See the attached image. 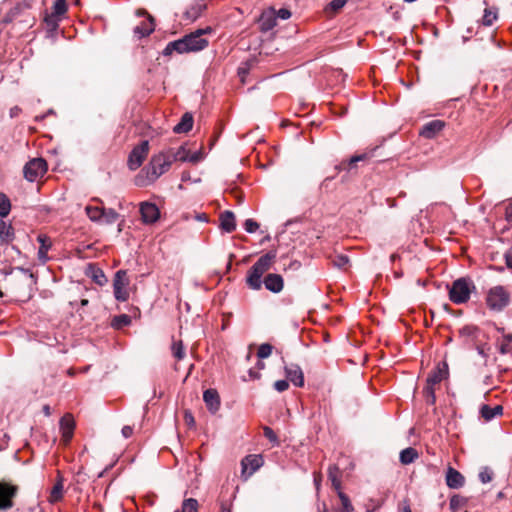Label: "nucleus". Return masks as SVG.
Returning <instances> with one entry per match:
<instances>
[{"label":"nucleus","instance_id":"1","mask_svg":"<svg viewBox=\"0 0 512 512\" xmlns=\"http://www.w3.org/2000/svg\"><path fill=\"white\" fill-rule=\"evenodd\" d=\"M172 163L171 156H169L167 151L153 155L148 165L136 176L135 184L142 187L154 183L170 169Z\"/></svg>","mask_w":512,"mask_h":512},{"label":"nucleus","instance_id":"2","mask_svg":"<svg viewBox=\"0 0 512 512\" xmlns=\"http://www.w3.org/2000/svg\"><path fill=\"white\" fill-rule=\"evenodd\" d=\"M211 31L212 29L210 27L198 29L179 40L170 42L164 49V54L170 55L173 51L178 53H188L203 50L208 46V40L203 36L211 33Z\"/></svg>","mask_w":512,"mask_h":512},{"label":"nucleus","instance_id":"3","mask_svg":"<svg viewBox=\"0 0 512 512\" xmlns=\"http://www.w3.org/2000/svg\"><path fill=\"white\" fill-rule=\"evenodd\" d=\"M276 258V251H270L261 256L247 273V285L253 290L262 287V276L267 272Z\"/></svg>","mask_w":512,"mask_h":512},{"label":"nucleus","instance_id":"4","mask_svg":"<svg viewBox=\"0 0 512 512\" xmlns=\"http://www.w3.org/2000/svg\"><path fill=\"white\" fill-rule=\"evenodd\" d=\"M448 379V363L446 360H443L437 364L435 369L431 372V374L427 378V385L425 387V395L426 400L430 404L435 403L436 399V391L439 390L440 384L442 381H447Z\"/></svg>","mask_w":512,"mask_h":512},{"label":"nucleus","instance_id":"5","mask_svg":"<svg viewBox=\"0 0 512 512\" xmlns=\"http://www.w3.org/2000/svg\"><path fill=\"white\" fill-rule=\"evenodd\" d=\"M474 289L475 285L468 277H461L455 280L452 286H450V302L455 304L468 302Z\"/></svg>","mask_w":512,"mask_h":512},{"label":"nucleus","instance_id":"6","mask_svg":"<svg viewBox=\"0 0 512 512\" xmlns=\"http://www.w3.org/2000/svg\"><path fill=\"white\" fill-rule=\"evenodd\" d=\"M169 156H171L172 162L180 161V162H190L193 164H197L202 161L205 157L202 149L191 152L188 148L187 144L181 145L179 148H169L166 150Z\"/></svg>","mask_w":512,"mask_h":512},{"label":"nucleus","instance_id":"7","mask_svg":"<svg viewBox=\"0 0 512 512\" xmlns=\"http://www.w3.org/2000/svg\"><path fill=\"white\" fill-rule=\"evenodd\" d=\"M509 294L502 286H496L488 292L486 303L491 310L501 311L509 304Z\"/></svg>","mask_w":512,"mask_h":512},{"label":"nucleus","instance_id":"8","mask_svg":"<svg viewBox=\"0 0 512 512\" xmlns=\"http://www.w3.org/2000/svg\"><path fill=\"white\" fill-rule=\"evenodd\" d=\"M129 284L130 280L125 270L116 272L113 280V290L116 300L125 302L129 299Z\"/></svg>","mask_w":512,"mask_h":512},{"label":"nucleus","instance_id":"9","mask_svg":"<svg viewBox=\"0 0 512 512\" xmlns=\"http://www.w3.org/2000/svg\"><path fill=\"white\" fill-rule=\"evenodd\" d=\"M47 171V163L42 158H34L24 166L23 173L26 180L34 182Z\"/></svg>","mask_w":512,"mask_h":512},{"label":"nucleus","instance_id":"10","mask_svg":"<svg viewBox=\"0 0 512 512\" xmlns=\"http://www.w3.org/2000/svg\"><path fill=\"white\" fill-rule=\"evenodd\" d=\"M149 152V142L142 141L138 146L134 147L128 158V166L131 170L138 169Z\"/></svg>","mask_w":512,"mask_h":512},{"label":"nucleus","instance_id":"11","mask_svg":"<svg viewBox=\"0 0 512 512\" xmlns=\"http://www.w3.org/2000/svg\"><path fill=\"white\" fill-rule=\"evenodd\" d=\"M136 15L146 17V19L143 20L139 25H137L133 30L135 37H137L138 39H141L143 37L150 35L154 31V29H155L154 19L144 9L137 10Z\"/></svg>","mask_w":512,"mask_h":512},{"label":"nucleus","instance_id":"12","mask_svg":"<svg viewBox=\"0 0 512 512\" xmlns=\"http://www.w3.org/2000/svg\"><path fill=\"white\" fill-rule=\"evenodd\" d=\"M264 461L261 455H247L241 461V476L244 480H247L254 472H256Z\"/></svg>","mask_w":512,"mask_h":512},{"label":"nucleus","instance_id":"13","mask_svg":"<svg viewBox=\"0 0 512 512\" xmlns=\"http://www.w3.org/2000/svg\"><path fill=\"white\" fill-rule=\"evenodd\" d=\"M17 493V487L0 481V510H6L13 506V497Z\"/></svg>","mask_w":512,"mask_h":512},{"label":"nucleus","instance_id":"14","mask_svg":"<svg viewBox=\"0 0 512 512\" xmlns=\"http://www.w3.org/2000/svg\"><path fill=\"white\" fill-rule=\"evenodd\" d=\"M140 213L142 221L145 224H152L156 222L160 217L159 208L156 204L151 202H142L140 204Z\"/></svg>","mask_w":512,"mask_h":512},{"label":"nucleus","instance_id":"15","mask_svg":"<svg viewBox=\"0 0 512 512\" xmlns=\"http://www.w3.org/2000/svg\"><path fill=\"white\" fill-rule=\"evenodd\" d=\"M258 22L261 31L267 32L272 30L277 24L276 10L274 8L264 10L259 17Z\"/></svg>","mask_w":512,"mask_h":512},{"label":"nucleus","instance_id":"16","mask_svg":"<svg viewBox=\"0 0 512 512\" xmlns=\"http://www.w3.org/2000/svg\"><path fill=\"white\" fill-rule=\"evenodd\" d=\"M446 126L445 121L443 120H432L425 125L420 130V135L427 139H432L436 137Z\"/></svg>","mask_w":512,"mask_h":512},{"label":"nucleus","instance_id":"17","mask_svg":"<svg viewBox=\"0 0 512 512\" xmlns=\"http://www.w3.org/2000/svg\"><path fill=\"white\" fill-rule=\"evenodd\" d=\"M75 428L74 419L70 414L64 415L60 420V430L62 434V441L68 444L73 437Z\"/></svg>","mask_w":512,"mask_h":512},{"label":"nucleus","instance_id":"18","mask_svg":"<svg viewBox=\"0 0 512 512\" xmlns=\"http://www.w3.org/2000/svg\"><path fill=\"white\" fill-rule=\"evenodd\" d=\"M285 374L289 381H291L295 386L302 387L304 385V375L302 369L296 365L291 364L285 367Z\"/></svg>","mask_w":512,"mask_h":512},{"label":"nucleus","instance_id":"19","mask_svg":"<svg viewBox=\"0 0 512 512\" xmlns=\"http://www.w3.org/2000/svg\"><path fill=\"white\" fill-rule=\"evenodd\" d=\"M203 400L210 412L216 413L219 410L220 398L216 390L207 389L206 391H204Z\"/></svg>","mask_w":512,"mask_h":512},{"label":"nucleus","instance_id":"20","mask_svg":"<svg viewBox=\"0 0 512 512\" xmlns=\"http://www.w3.org/2000/svg\"><path fill=\"white\" fill-rule=\"evenodd\" d=\"M262 283H264L267 290L273 293H279L284 286L283 278L279 274L274 273L268 274Z\"/></svg>","mask_w":512,"mask_h":512},{"label":"nucleus","instance_id":"21","mask_svg":"<svg viewBox=\"0 0 512 512\" xmlns=\"http://www.w3.org/2000/svg\"><path fill=\"white\" fill-rule=\"evenodd\" d=\"M205 8V3L202 1H196L186 9V11L183 13V18L188 22H193L202 14Z\"/></svg>","mask_w":512,"mask_h":512},{"label":"nucleus","instance_id":"22","mask_svg":"<svg viewBox=\"0 0 512 512\" xmlns=\"http://www.w3.org/2000/svg\"><path fill=\"white\" fill-rule=\"evenodd\" d=\"M220 227L228 233H231L235 230V216L231 211H224L220 214Z\"/></svg>","mask_w":512,"mask_h":512},{"label":"nucleus","instance_id":"23","mask_svg":"<svg viewBox=\"0 0 512 512\" xmlns=\"http://www.w3.org/2000/svg\"><path fill=\"white\" fill-rule=\"evenodd\" d=\"M193 127V116L192 114L190 113H185L180 122L175 125V127L173 128V131L175 133H187L189 132Z\"/></svg>","mask_w":512,"mask_h":512},{"label":"nucleus","instance_id":"24","mask_svg":"<svg viewBox=\"0 0 512 512\" xmlns=\"http://www.w3.org/2000/svg\"><path fill=\"white\" fill-rule=\"evenodd\" d=\"M37 241L40 243V247L38 250V257L42 262H45L48 258L47 253L51 247V241H50L49 237H47L46 235H43V234L38 235Z\"/></svg>","mask_w":512,"mask_h":512},{"label":"nucleus","instance_id":"25","mask_svg":"<svg viewBox=\"0 0 512 512\" xmlns=\"http://www.w3.org/2000/svg\"><path fill=\"white\" fill-rule=\"evenodd\" d=\"M63 491H64L63 478L61 476H58L57 482L54 484V486L50 492L49 502L56 503V502L60 501L63 497Z\"/></svg>","mask_w":512,"mask_h":512},{"label":"nucleus","instance_id":"26","mask_svg":"<svg viewBox=\"0 0 512 512\" xmlns=\"http://www.w3.org/2000/svg\"><path fill=\"white\" fill-rule=\"evenodd\" d=\"M465 484V477L456 469L450 467V489H459Z\"/></svg>","mask_w":512,"mask_h":512},{"label":"nucleus","instance_id":"27","mask_svg":"<svg viewBox=\"0 0 512 512\" xmlns=\"http://www.w3.org/2000/svg\"><path fill=\"white\" fill-rule=\"evenodd\" d=\"M340 470L337 466H330L328 469V478L332 482L333 488L339 493L341 491V480H340Z\"/></svg>","mask_w":512,"mask_h":512},{"label":"nucleus","instance_id":"28","mask_svg":"<svg viewBox=\"0 0 512 512\" xmlns=\"http://www.w3.org/2000/svg\"><path fill=\"white\" fill-rule=\"evenodd\" d=\"M417 458L418 452L412 447H408L400 453V462L404 465L414 462Z\"/></svg>","mask_w":512,"mask_h":512},{"label":"nucleus","instance_id":"29","mask_svg":"<svg viewBox=\"0 0 512 512\" xmlns=\"http://www.w3.org/2000/svg\"><path fill=\"white\" fill-rule=\"evenodd\" d=\"M338 497L341 501V507L334 510V512H352L354 510L350 499L348 496L343 493L342 491H339ZM324 512H327L326 510Z\"/></svg>","mask_w":512,"mask_h":512},{"label":"nucleus","instance_id":"30","mask_svg":"<svg viewBox=\"0 0 512 512\" xmlns=\"http://www.w3.org/2000/svg\"><path fill=\"white\" fill-rule=\"evenodd\" d=\"M0 238L2 241H12L14 238V231L11 225L6 224L4 221H0Z\"/></svg>","mask_w":512,"mask_h":512},{"label":"nucleus","instance_id":"31","mask_svg":"<svg viewBox=\"0 0 512 512\" xmlns=\"http://www.w3.org/2000/svg\"><path fill=\"white\" fill-rule=\"evenodd\" d=\"M367 158V155L366 154H361V155H355V156H352L348 163L346 162H341L340 164L336 165L335 166V170H336V173L340 172L341 170L343 169H346V167L348 166L349 168H352L355 163L359 162V161H363Z\"/></svg>","mask_w":512,"mask_h":512},{"label":"nucleus","instance_id":"32","mask_svg":"<svg viewBox=\"0 0 512 512\" xmlns=\"http://www.w3.org/2000/svg\"><path fill=\"white\" fill-rule=\"evenodd\" d=\"M468 499L461 495L455 494L450 497V510L457 511L464 507Z\"/></svg>","mask_w":512,"mask_h":512},{"label":"nucleus","instance_id":"33","mask_svg":"<svg viewBox=\"0 0 512 512\" xmlns=\"http://www.w3.org/2000/svg\"><path fill=\"white\" fill-rule=\"evenodd\" d=\"M85 211H86L88 218L91 221H94V222L101 221L102 216H103V208L88 205L85 208Z\"/></svg>","mask_w":512,"mask_h":512},{"label":"nucleus","instance_id":"34","mask_svg":"<svg viewBox=\"0 0 512 512\" xmlns=\"http://www.w3.org/2000/svg\"><path fill=\"white\" fill-rule=\"evenodd\" d=\"M171 351H172V355L174 356L175 359H177L179 361L184 359L185 349H184V346H183V343L181 340L173 341V343L171 345Z\"/></svg>","mask_w":512,"mask_h":512},{"label":"nucleus","instance_id":"35","mask_svg":"<svg viewBox=\"0 0 512 512\" xmlns=\"http://www.w3.org/2000/svg\"><path fill=\"white\" fill-rule=\"evenodd\" d=\"M175 512H198V502L194 498L185 499L182 503L181 509Z\"/></svg>","mask_w":512,"mask_h":512},{"label":"nucleus","instance_id":"36","mask_svg":"<svg viewBox=\"0 0 512 512\" xmlns=\"http://www.w3.org/2000/svg\"><path fill=\"white\" fill-rule=\"evenodd\" d=\"M131 323L130 316L126 314L115 316L111 322V325L115 329H121L125 326H128Z\"/></svg>","mask_w":512,"mask_h":512},{"label":"nucleus","instance_id":"37","mask_svg":"<svg viewBox=\"0 0 512 512\" xmlns=\"http://www.w3.org/2000/svg\"><path fill=\"white\" fill-rule=\"evenodd\" d=\"M11 210V203L7 196L3 193H0V216L2 218L6 217Z\"/></svg>","mask_w":512,"mask_h":512},{"label":"nucleus","instance_id":"38","mask_svg":"<svg viewBox=\"0 0 512 512\" xmlns=\"http://www.w3.org/2000/svg\"><path fill=\"white\" fill-rule=\"evenodd\" d=\"M119 217V214L114 209H104L102 219L106 224H113Z\"/></svg>","mask_w":512,"mask_h":512},{"label":"nucleus","instance_id":"39","mask_svg":"<svg viewBox=\"0 0 512 512\" xmlns=\"http://www.w3.org/2000/svg\"><path fill=\"white\" fill-rule=\"evenodd\" d=\"M496 19H497V11H494L492 9H485L484 15L482 17L483 25L491 26Z\"/></svg>","mask_w":512,"mask_h":512},{"label":"nucleus","instance_id":"40","mask_svg":"<svg viewBox=\"0 0 512 512\" xmlns=\"http://www.w3.org/2000/svg\"><path fill=\"white\" fill-rule=\"evenodd\" d=\"M67 11L66 0H56L53 6V15L61 16Z\"/></svg>","mask_w":512,"mask_h":512},{"label":"nucleus","instance_id":"41","mask_svg":"<svg viewBox=\"0 0 512 512\" xmlns=\"http://www.w3.org/2000/svg\"><path fill=\"white\" fill-rule=\"evenodd\" d=\"M493 476L494 473L489 467H483L479 473V480L486 484L492 481Z\"/></svg>","mask_w":512,"mask_h":512},{"label":"nucleus","instance_id":"42","mask_svg":"<svg viewBox=\"0 0 512 512\" xmlns=\"http://www.w3.org/2000/svg\"><path fill=\"white\" fill-rule=\"evenodd\" d=\"M273 347L268 343L261 344L257 351V356L260 359L268 358L272 353Z\"/></svg>","mask_w":512,"mask_h":512},{"label":"nucleus","instance_id":"43","mask_svg":"<svg viewBox=\"0 0 512 512\" xmlns=\"http://www.w3.org/2000/svg\"><path fill=\"white\" fill-rule=\"evenodd\" d=\"M332 262L336 267L344 269L349 263V258L346 255L339 254L333 257Z\"/></svg>","mask_w":512,"mask_h":512},{"label":"nucleus","instance_id":"44","mask_svg":"<svg viewBox=\"0 0 512 512\" xmlns=\"http://www.w3.org/2000/svg\"><path fill=\"white\" fill-rule=\"evenodd\" d=\"M263 434L274 446L279 445L278 437L270 427L265 426L263 428Z\"/></svg>","mask_w":512,"mask_h":512},{"label":"nucleus","instance_id":"45","mask_svg":"<svg viewBox=\"0 0 512 512\" xmlns=\"http://www.w3.org/2000/svg\"><path fill=\"white\" fill-rule=\"evenodd\" d=\"M493 408L487 404H484L480 408V415L485 421H490L493 419Z\"/></svg>","mask_w":512,"mask_h":512},{"label":"nucleus","instance_id":"46","mask_svg":"<svg viewBox=\"0 0 512 512\" xmlns=\"http://www.w3.org/2000/svg\"><path fill=\"white\" fill-rule=\"evenodd\" d=\"M349 0H333L329 3L328 9L337 12L342 9Z\"/></svg>","mask_w":512,"mask_h":512},{"label":"nucleus","instance_id":"47","mask_svg":"<svg viewBox=\"0 0 512 512\" xmlns=\"http://www.w3.org/2000/svg\"><path fill=\"white\" fill-rule=\"evenodd\" d=\"M244 228L248 233H254L259 228V224L253 219H247Z\"/></svg>","mask_w":512,"mask_h":512},{"label":"nucleus","instance_id":"48","mask_svg":"<svg viewBox=\"0 0 512 512\" xmlns=\"http://www.w3.org/2000/svg\"><path fill=\"white\" fill-rule=\"evenodd\" d=\"M274 388L278 392H284V391H286L289 388L288 381L287 380H277L274 383Z\"/></svg>","mask_w":512,"mask_h":512},{"label":"nucleus","instance_id":"49","mask_svg":"<svg viewBox=\"0 0 512 512\" xmlns=\"http://www.w3.org/2000/svg\"><path fill=\"white\" fill-rule=\"evenodd\" d=\"M93 278L95 282L99 285H103L104 283L107 282V279L101 270L97 271V273L94 274Z\"/></svg>","mask_w":512,"mask_h":512},{"label":"nucleus","instance_id":"50","mask_svg":"<svg viewBox=\"0 0 512 512\" xmlns=\"http://www.w3.org/2000/svg\"><path fill=\"white\" fill-rule=\"evenodd\" d=\"M279 17L283 20L289 19L291 17V12L286 8H281L276 11V18Z\"/></svg>","mask_w":512,"mask_h":512},{"label":"nucleus","instance_id":"51","mask_svg":"<svg viewBox=\"0 0 512 512\" xmlns=\"http://www.w3.org/2000/svg\"><path fill=\"white\" fill-rule=\"evenodd\" d=\"M477 331V328L476 327H473V326H465L463 327L461 330H460V334L461 335H467V336H472L474 335V333Z\"/></svg>","mask_w":512,"mask_h":512},{"label":"nucleus","instance_id":"52","mask_svg":"<svg viewBox=\"0 0 512 512\" xmlns=\"http://www.w3.org/2000/svg\"><path fill=\"white\" fill-rule=\"evenodd\" d=\"M504 257L507 267L512 269V247L506 251Z\"/></svg>","mask_w":512,"mask_h":512},{"label":"nucleus","instance_id":"53","mask_svg":"<svg viewBox=\"0 0 512 512\" xmlns=\"http://www.w3.org/2000/svg\"><path fill=\"white\" fill-rule=\"evenodd\" d=\"M121 433L124 438H130L133 434V427L126 425L122 428Z\"/></svg>","mask_w":512,"mask_h":512},{"label":"nucleus","instance_id":"54","mask_svg":"<svg viewBox=\"0 0 512 512\" xmlns=\"http://www.w3.org/2000/svg\"><path fill=\"white\" fill-rule=\"evenodd\" d=\"M184 418H185V422L189 425V426H193L195 421H194V417L192 416V414L188 411L185 412V415H184Z\"/></svg>","mask_w":512,"mask_h":512},{"label":"nucleus","instance_id":"55","mask_svg":"<svg viewBox=\"0 0 512 512\" xmlns=\"http://www.w3.org/2000/svg\"><path fill=\"white\" fill-rule=\"evenodd\" d=\"M492 408H493V413H494L493 418L503 414V407L501 405H496L495 407H492Z\"/></svg>","mask_w":512,"mask_h":512},{"label":"nucleus","instance_id":"56","mask_svg":"<svg viewBox=\"0 0 512 512\" xmlns=\"http://www.w3.org/2000/svg\"><path fill=\"white\" fill-rule=\"evenodd\" d=\"M506 218L509 222H512V203L506 207Z\"/></svg>","mask_w":512,"mask_h":512},{"label":"nucleus","instance_id":"57","mask_svg":"<svg viewBox=\"0 0 512 512\" xmlns=\"http://www.w3.org/2000/svg\"><path fill=\"white\" fill-rule=\"evenodd\" d=\"M499 352L501 354H507L509 352V349H508V343H503L500 345V348H499Z\"/></svg>","mask_w":512,"mask_h":512},{"label":"nucleus","instance_id":"58","mask_svg":"<svg viewBox=\"0 0 512 512\" xmlns=\"http://www.w3.org/2000/svg\"><path fill=\"white\" fill-rule=\"evenodd\" d=\"M400 512H412L411 511V508H410V505L405 503V505L403 506V508L400 510Z\"/></svg>","mask_w":512,"mask_h":512},{"label":"nucleus","instance_id":"59","mask_svg":"<svg viewBox=\"0 0 512 512\" xmlns=\"http://www.w3.org/2000/svg\"><path fill=\"white\" fill-rule=\"evenodd\" d=\"M504 339L506 340L507 343H511L512 342V334H506L504 336Z\"/></svg>","mask_w":512,"mask_h":512},{"label":"nucleus","instance_id":"60","mask_svg":"<svg viewBox=\"0 0 512 512\" xmlns=\"http://www.w3.org/2000/svg\"><path fill=\"white\" fill-rule=\"evenodd\" d=\"M477 350H478V353H479L480 355H482L483 357H486V354H485V352H484L483 347L478 346V347H477Z\"/></svg>","mask_w":512,"mask_h":512},{"label":"nucleus","instance_id":"61","mask_svg":"<svg viewBox=\"0 0 512 512\" xmlns=\"http://www.w3.org/2000/svg\"><path fill=\"white\" fill-rule=\"evenodd\" d=\"M43 411L47 416L50 415V407L48 405H45L43 407Z\"/></svg>","mask_w":512,"mask_h":512},{"label":"nucleus","instance_id":"62","mask_svg":"<svg viewBox=\"0 0 512 512\" xmlns=\"http://www.w3.org/2000/svg\"><path fill=\"white\" fill-rule=\"evenodd\" d=\"M314 481H315V485H316V487H317V489H318V488H319V485H320V479L316 476V477H315V479H314Z\"/></svg>","mask_w":512,"mask_h":512},{"label":"nucleus","instance_id":"63","mask_svg":"<svg viewBox=\"0 0 512 512\" xmlns=\"http://www.w3.org/2000/svg\"><path fill=\"white\" fill-rule=\"evenodd\" d=\"M87 304H88V300L87 299L81 300V305L82 306H86Z\"/></svg>","mask_w":512,"mask_h":512},{"label":"nucleus","instance_id":"64","mask_svg":"<svg viewBox=\"0 0 512 512\" xmlns=\"http://www.w3.org/2000/svg\"><path fill=\"white\" fill-rule=\"evenodd\" d=\"M445 481L448 484V470H446V472H445Z\"/></svg>","mask_w":512,"mask_h":512}]
</instances>
